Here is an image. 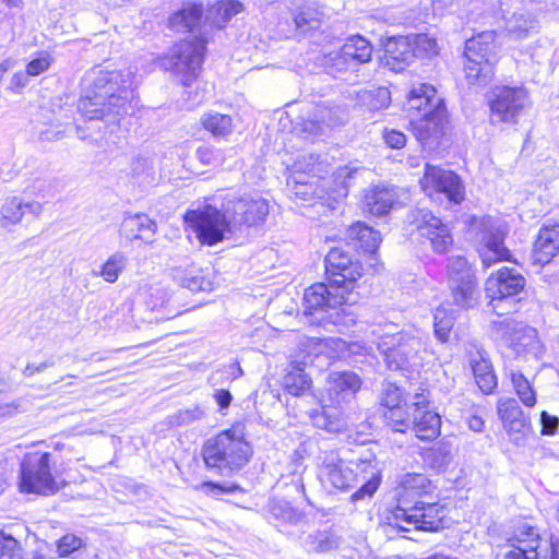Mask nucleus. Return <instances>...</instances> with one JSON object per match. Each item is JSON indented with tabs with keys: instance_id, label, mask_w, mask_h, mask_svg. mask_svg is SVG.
Instances as JSON below:
<instances>
[{
	"instance_id": "nucleus-1",
	"label": "nucleus",
	"mask_w": 559,
	"mask_h": 559,
	"mask_svg": "<svg viewBox=\"0 0 559 559\" xmlns=\"http://www.w3.org/2000/svg\"><path fill=\"white\" fill-rule=\"evenodd\" d=\"M134 86L135 76L130 68L94 70L86 94L79 100L78 109L85 119L115 123L133 108Z\"/></svg>"
},
{
	"instance_id": "nucleus-2",
	"label": "nucleus",
	"mask_w": 559,
	"mask_h": 559,
	"mask_svg": "<svg viewBox=\"0 0 559 559\" xmlns=\"http://www.w3.org/2000/svg\"><path fill=\"white\" fill-rule=\"evenodd\" d=\"M431 488V481L426 475L406 473L400 477L397 486L399 504L385 518L384 532L408 533L413 530L437 532L444 527L447 510L438 502L416 501L411 506V499L421 497Z\"/></svg>"
},
{
	"instance_id": "nucleus-3",
	"label": "nucleus",
	"mask_w": 559,
	"mask_h": 559,
	"mask_svg": "<svg viewBox=\"0 0 559 559\" xmlns=\"http://www.w3.org/2000/svg\"><path fill=\"white\" fill-rule=\"evenodd\" d=\"M406 105L409 111H423V117L412 122L418 142L430 150L437 146L448 130L449 120L444 100L436 88L426 83L414 85Z\"/></svg>"
},
{
	"instance_id": "nucleus-4",
	"label": "nucleus",
	"mask_w": 559,
	"mask_h": 559,
	"mask_svg": "<svg viewBox=\"0 0 559 559\" xmlns=\"http://www.w3.org/2000/svg\"><path fill=\"white\" fill-rule=\"evenodd\" d=\"M394 326L390 322L383 324L381 342L378 345L386 368L402 372L418 371L430 356L426 342L414 329L394 332Z\"/></svg>"
},
{
	"instance_id": "nucleus-5",
	"label": "nucleus",
	"mask_w": 559,
	"mask_h": 559,
	"mask_svg": "<svg viewBox=\"0 0 559 559\" xmlns=\"http://www.w3.org/2000/svg\"><path fill=\"white\" fill-rule=\"evenodd\" d=\"M252 449L242 435L227 429L203 445L202 455L206 467L216 468L223 475L241 469L250 460Z\"/></svg>"
},
{
	"instance_id": "nucleus-6",
	"label": "nucleus",
	"mask_w": 559,
	"mask_h": 559,
	"mask_svg": "<svg viewBox=\"0 0 559 559\" xmlns=\"http://www.w3.org/2000/svg\"><path fill=\"white\" fill-rule=\"evenodd\" d=\"M495 36V32L487 31L466 39L464 72L468 84L485 86L492 81L498 61Z\"/></svg>"
},
{
	"instance_id": "nucleus-7",
	"label": "nucleus",
	"mask_w": 559,
	"mask_h": 559,
	"mask_svg": "<svg viewBox=\"0 0 559 559\" xmlns=\"http://www.w3.org/2000/svg\"><path fill=\"white\" fill-rule=\"evenodd\" d=\"M59 477L60 471L51 464L50 453H29L21 463L20 488L23 492L50 496L66 485Z\"/></svg>"
},
{
	"instance_id": "nucleus-8",
	"label": "nucleus",
	"mask_w": 559,
	"mask_h": 559,
	"mask_svg": "<svg viewBox=\"0 0 559 559\" xmlns=\"http://www.w3.org/2000/svg\"><path fill=\"white\" fill-rule=\"evenodd\" d=\"M342 290L343 288H336L330 282L329 285L324 283L311 285L304 294V313L316 317V320L320 322L330 321L337 324L338 310L345 311L341 307L355 305L358 301V294H348Z\"/></svg>"
},
{
	"instance_id": "nucleus-9",
	"label": "nucleus",
	"mask_w": 559,
	"mask_h": 559,
	"mask_svg": "<svg viewBox=\"0 0 559 559\" xmlns=\"http://www.w3.org/2000/svg\"><path fill=\"white\" fill-rule=\"evenodd\" d=\"M491 332L496 340L506 346L508 357L525 360L530 357L537 359L543 353L536 330L523 322L511 318L496 320L491 322Z\"/></svg>"
},
{
	"instance_id": "nucleus-10",
	"label": "nucleus",
	"mask_w": 559,
	"mask_h": 559,
	"mask_svg": "<svg viewBox=\"0 0 559 559\" xmlns=\"http://www.w3.org/2000/svg\"><path fill=\"white\" fill-rule=\"evenodd\" d=\"M525 286L526 280L521 273L507 266L499 269L497 274L490 275L485 283L488 306L498 316L515 311Z\"/></svg>"
},
{
	"instance_id": "nucleus-11",
	"label": "nucleus",
	"mask_w": 559,
	"mask_h": 559,
	"mask_svg": "<svg viewBox=\"0 0 559 559\" xmlns=\"http://www.w3.org/2000/svg\"><path fill=\"white\" fill-rule=\"evenodd\" d=\"M205 48L204 38L191 35L171 48L163 59V67L189 88L199 76Z\"/></svg>"
},
{
	"instance_id": "nucleus-12",
	"label": "nucleus",
	"mask_w": 559,
	"mask_h": 559,
	"mask_svg": "<svg viewBox=\"0 0 559 559\" xmlns=\"http://www.w3.org/2000/svg\"><path fill=\"white\" fill-rule=\"evenodd\" d=\"M185 221L189 224L202 245L213 246L223 241L233 230L227 213L213 206L188 211Z\"/></svg>"
},
{
	"instance_id": "nucleus-13",
	"label": "nucleus",
	"mask_w": 559,
	"mask_h": 559,
	"mask_svg": "<svg viewBox=\"0 0 559 559\" xmlns=\"http://www.w3.org/2000/svg\"><path fill=\"white\" fill-rule=\"evenodd\" d=\"M527 91L522 86H495L489 96L492 122L516 123L528 106Z\"/></svg>"
},
{
	"instance_id": "nucleus-14",
	"label": "nucleus",
	"mask_w": 559,
	"mask_h": 559,
	"mask_svg": "<svg viewBox=\"0 0 559 559\" xmlns=\"http://www.w3.org/2000/svg\"><path fill=\"white\" fill-rule=\"evenodd\" d=\"M408 221L433 252L442 254L452 247L453 235L449 225L433 215L430 210H413L408 214Z\"/></svg>"
},
{
	"instance_id": "nucleus-15",
	"label": "nucleus",
	"mask_w": 559,
	"mask_h": 559,
	"mask_svg": "<svg viewBox=\"0 0 559 559\" xmlns=\"http://www.w3.org/2000/svg\"><path fill=\"white\" fill-rule=\"evenodd\" d=\"M329 282L343 293L357 294L358 280L362 276V264L341 248H332L325 255Z\"/></svg>"
},
{
	"instance_id": "nucleus-16",
	"label": "nucleus",
	"mask_w": 559,
	"mask_h": 559,
	"mask_svg": "<svg viewBox=\"0 0 559 559\" xmlns=\"http://www.w3.org/2000/svg\"><path fill=\"white\" fill-rule=\"evenodd\" d=\"M319 479L331 490L348 491L357 484V474L350 465L334 451L325 452L319 456Z\"/></svg>"
},
{
	"instance_id": "nucleus-17",
	"label": "nucleus",
	"mask_w": 559,
	"mask_h": 559,
	"mask_svg": "<svg viewBox=\"0 0 559 559\" xmlns=\"http://www.w3.org/2000/svg\"><path fill=\"white\" fill-rule=\"evenodd\" d=\"M350 465L357 474V483L364 484L350 496V501L356 502L365 498H371L378 490L383 472V462L369 449L364 450L359 457L350 461Z\"/></svg>"
},
{
	"instance_id": "nucleus-18",
	"label": "nucleus",
	"mask_w": 559,
	"mask_h": 559,
	"mask_svg": "<svg viewBox=\"0 0 559 559\" xmlns=\"http://www.w3.org/2000/svg\"><path fill=\"white\" fill-rule=\"evenodd\" d=\"M551 540L543 539L536 528L526 524L518 528L510 540V549L504 552V559H548L551 552Z\"/></svg>"
},
{
	"instance_id": "nucleus-19",
	"label": "nucleus",
	"mask_w": 559,
	"mask_h": 559,
	"mask_svg": "<svg viewBox=\"0 0 559 559\" xmlns=\"http://www.w3.org/2000/svg\"><path fill=\"white\" fill-rule=\"evenodd\" d=\"M226 213L234 228L253 226L264 222L269 214L267 201L258 193L245 194L227 201Z\"/></svg>"
},
{
	"instance_id": "nucleus-20",
	"label": "nucleus",
	"mask_w": 559,
	"mask_h": 559,
	"mask_svg": "<svg viewBox=\"0 0 559 559\" xmlns=\"http://www.w3.org/2000/svg\"><path fill=\"white\" fill-rule=\"evenodd\" d=\"M420 185L427 194L442 193L454 204H460L464 199L462 181L451 170L427 164Z\"/></svg>"
},
{
	"instance_id": "nucleus-21",
	"label": "nucleus",
	"mask_w": 559,
	"mask_h": 559,
	"mask_svg": "<svg viewBox=\"0 0 559 559\" xmlns=\"http://www.w3.org/2000/svg\"><path fill=\"white\" fill-rule=\"evenodd\" d=\"M506 231L490 222L484 223L478 235V253L485 267L499 261H509L510 251L504 246Z\"/></svg>"
},
{
	"instance_id": "nucleus-22",
	"label": "nucleus",
	"mask_w": 559,
	"mask_h": 559,
	"mask_svg": "<svg viewBox=\"0 0 559 559\" xmlns=\"http://www.w3.org/2000/svg\"><path fill=\"white\" fill-rule=\"evenodd\" d=\"M412 426L416 437L421 440H432L440 433L441 418L438 413L429 409L427 397L416 394L412 402Z\"/></svg>"
},
{
	"instance_id": "nucleus-23",
	"label": "nucleus",
	"mask_w": 559,
	"mask_h": 559,
	"mask_svg": "<svg viewBox=\"0 0 559 559\" xmlns=\"http://www.w3.org/2000/svg\"><path fill=\"white\" fill-rule=\"evenodd\" d=\"M361 386V380L353 371H332L326 380V402L344 406L348 404Z\"/></svg>"
},
{
	"instance_id": "nucleus-24",
	"label": "nucleus",
	"mask_w": 559,
	"mask_h": 559,
	"mask_svg": "<svg viewBox=\"0 0 559 559\" xmlns=\"http://www.w3.org/2000/svg\"><path fill=\"white\" fill-rule=\"evenodd\" d=\"M414 39L409 36L391 37L384 44L385 64L394 72H401L415 59Z\"/></svg>"
},
{
	"instance_id": "nucleus-25",
	"label": "nucleus",
	"mask_w": 559,
	"mask_h": 559,
	"mask_svg": "<svg viewBox=\"0 0 559 559\" xmlns=\"http://www.w3.org/2000/svg\"><path fill=\"white\" fill-rule=\"evenodd\" d=\"M204 16L202 2L186 1L182 7L168 19V26L178 33H193L200 27Z\"/></svg>"
},
{
	"instance_id": "nucleus-26",
	"label": "nucleus",
	"mask_w": 559,
	"mask_h": 559,
	"mask_svg": "<svg viewBox=\"0 0 559 559\" xmlns=\"http://www.w3.org/2000/svg\"><path fill=\"white\" fill-rule=\"evenodd\" d=\"M559 253V224L544 226L539 229L533 248V261L545 265Z\"/></svg>"
},
{
	"instance_id": "nucleus-27",
	"label": "nucleus",
	"mask_w": 559,
	"mask_h": 559,
	"mask_svg": "<svg viewBox=\"0 0 559 559\" xmlns=\"http://www.w3.org/2000/svg\"><path fill=\"white\" fill-rule=\"evenodd\" d=\"M344 406H338L324 400L320 409H314L310 414L313 426L328 432H341L347 427V418L343 411Z\"/></svg>"
},
{
	"instance_id": "nucleus-28",
	"label": "nucleus",
	"mask_w": 559,
	"mask_h": 559,
	"mask_svg": "<svg viewBox=\"0 0 559 559\" xmlns=\"http://www.w3.org/2000/svg\"><path fill=\"white\" fill-rule=\"evenodd\" d=\"M43 211V205L37 201L24 202L17 197L7 198L1 206V226L9 227L21 222L27 213L38 216Z\"/></svg>"
},
{
	"instance_id": "nucleus-29",
	"label": "nucleus",
	"mask_w": 559,
	"mask_h": 559,
	"mask_svg": "<svg viewBox=\"0 0 559 559\" xmlns=\"http://www.w3.org/2000/svg\"><path fill=\"white\" fill-rule=\"evenodd\" d=\"M157 225L146 214L138 213L127 216L120 228V235L129 241L141 239L152 241L156 233Z\"/></svg>"
},
{
	"instance_id": "nucleus-30",
	"label": "nucleus",
	"mask_w": 559,
	"mask_h": 559,
	"mask_svg": "<svg viewBox=\"0 0 559 559\" xmlns=\"http://www.w3.org/2000/svg\"><path fill=\"white\" fill-rule=\"evenodd\" d=\"M292 14L296 28L301 33L318 28L325 17V12L316 2L297 1Z\"/></svg>"
},
{
	"instance_id": "nucleus-31",
	"label": "nucleus",
	"mask_w": 559,
	"mask_h": 559,
	"mask_svg": "<svg viewBox=\"0 0 559 559\" xmlns=\"http://www.w3.org/2000/svg\"><path fill=\"white\" fill-rule=\"evenodd\" d=\"M449 287L456 306L468 309L477 305L479 290L476 276L454 278L449 281Z\"/></svg>"
},
{
	"instance_id": "nucleus-32",
	"label": "nucleus",
	"mask_w": 559,
	"mask_h": 559,
	"mask_svg": "<svg viewBox=\"0 0 559 559\" xmlns=\"http://www.w3.org/2000/svg\"><path fill=\"white\" fill-rule=\"evenodd\" d=\"M469 365L478 388L486 394L491 393L498 384L491 362L480 350H477L471 354Z\"/></svg>"
},
{
	"instance_id": "nucleus-33",
	"label": "nucleus",
	"mask_w": 559,
	"mask_h": 559,
	"mask_svg": "<svg viewBox=\"0 0 559 559\" xmlns=\"http://www.w3.org/2000/svg\"><path fill=\"white\" fill-rule=\"evenodd\" d=\"M346 239L365 252H373L381 242L380 233L362 222H356L347 228Z\"/></svg>"
},
{
	"instance_id": "nucleus-34",
	"label": "nucleus",
	"mask_w": 559,
	"mask_h": 559,
	"mask_svg": "<svg viewBox=\"0 0 559 559\" xmlns=\"http://www.w3.org/2000/svg\"><path fill=\"white\" fill-rule=\"evenodd\" d=\"M174 280L182 287L192 293L206 292L212 289L211 281L206 280L201 269L190 265L189 267H175L173 270Z\"/></svg>"
},
{
	"instance_id": "nucleus-35",
	"label": "nucleus",
	"mask_w": 559,
	"mask_h": 559,
	"mask_svg": "<svg viewBox=\"0 0 559 559\" xmlns=\"http://www.w3.org/2000/svg\"><path fill=\"white\" fill-rule=\"evenodd\" d=\"M395 200L393 190L377 187L366 192L364 204L370 214L383 216L390 212Z\"/></svg>"
},
{
	"instance_id": "nucleus-36",
	"label": "nucleus",
	"mask_w": 559,
	"mask_h": 559,
	"mask_svg": "<svg viewBox=\"0 0 559 559\" xmlns=\"http://www.w3.org/2000/svg\"><path fill=\"white\" fill-rule=\"evenodd\" d=\"M243 11V4L238 0H221L209 10L205 20L213 26L222 28L233 16Z\"/></svg>"
},
{
	"instance_id": "nucleus-37",
	"label": "nucleus",
	"mask_w": 559,
	"mask_h": 559,
	"mask_svg": "<svg viewBox=\"0 0 559 559\" xmlns=\"http://www.w3.org/2000/svg\"><path fill=\"white\" fill-rule=\"evenodd\" d=\"M506 31L510 37L522 39L537 33L538 21L528 12L514 13L507 20Z\"/></svg>"
},
{
	"instance_id": "nucleus-38",
	"label": "nucleus",
	"mask_w": 559,
	"mask_h": 559,
	"mask_svg": "<svg viewBox=\"0 0 559 559\" xmlns=\"http://www.w3.org/2000/svg\"><path fill=\"white\" fill-rule=\"evenodd\" d=\"M341 49L355 69L360 63L369 62L372 57V46L362 36L348 38Z\"/></svg>"
},
{
	"instance_id": "nucleus-39",
	"label": "nucleus",
	"mask_w": 559,
	"mask_h": 559,
	"mask_svg": "<svg viewBox=\"0 0 559 559\" xmlns=\"http://www.w3.org/2000/svg\"><path fill=\"white\" fill-rule=\"evenodd\" d=\"M318 63L324 72L334 78H341L343 74L356 70L348 58L343 55L341 48L319 56Z\"/></svg>"
},
{
	"instance_id": "nucleus-40",
	"label": "nucleus",
	"mask_w": 559,
	"mask_h": 559,
	"mask_svg": "<svg viewBox=\"0 0 559 559\" xmlns=\"http://www.w3.org/2000/svg\"><path fill=\"white\" fill-rule=\"evenodd\" d=\"M498 413L506 427L510 430L522 431L526 426V418L514 399H506L499 402Z\"/></svg>"
},
{
	"instance_id": "nucleus-41",
	"label": "nucleus",
	"mask_w": 559,
	"mask_h": 559,
	"mask_svg": "<svg viewBox=\"0 0 559 559\" xmlns=\"http://www.w3.org/2000/svg\"><path fill=\"white\" fill-rule=\"evenodd\" d=\"M311 443L306 442L301 443L300 448L295 450L290 457V463L288 465L289 474L287 476H283V478L290 477V484L296 488L298 492H305V486L302 483V474L306 471V465L304 464L305 456H307L310 452Z\"/></svg>"
},
{
	"instance_id": "nucleus-42",
	"label": "nucleus",
	"mask_w": 559,
	"mask_h": 559,
	"mask_svg": "<svg viewBox=\"0 0 559 559\" xmlns=\"http://www.w3.org/2000/svg\"><path fill=\"white\" fill-rule=\"evenodd\" d=\"M306 362H300L299 365L292 366V369L284 376V386L285 390L295 396L305 394L306 391L310 389L311 379L305 372L304 367Z\"/></svg>"
},
{
	"instance_id": "nucleus-43",
	"label": "nucleus",
	"mask_w": 559,
	"mask_h": 559,
	"mask_svg": "<svg viewBox=\"0 0 559 559\" xmlns=\"http://www.w3.org/2000/svg\"><path fill=\"white\" fill-rule=\"evenodd\" d=\"M342 538L332 530H319L309 534L306 545L316 552H328L338 548Z\"/></svg>"
},
{
	"instance_id": "nucleus-44",
	"label": "nucleus",
	"mask_w": 559,
	"mask_h": 559,
	"mask_svg": "<svg viewBox=\"0 0 559 559\" xmlns=\"http://www.w3.org/2000/svg\"><path fill=\"white\" fill-rule=\"evenodd\" d=\"M293 174L302 177L311 175L312 178H320L326 170V163L321 160V156L310 153L308 155L298 156L293 165Z\"/></svg>"
},
{
	"instance_id": "nucleus-45",
	"label": "nucleus",
	"mask_w": 559,
	"mask_h": 559,
	"mask_svg": "<svg viewBox=\"0 0 559 559\" xmlns=\"http://www.w3.org/2000/svg\"><path fill=\"white\" fill-rule=\"evenodd\" d=\"M357 98L370 111L386 108L391 103L390 91L386 87L360 90L357 92Z\"/></svg>"
},
{
	"instance_id": "nucleus-46",
	"label": "nucleus",
	"mask_w": 559,
	"mask_h": 559,
	"mask_svg": "<svg viewBox=\"0 0 559 559\" xmlns=\"http://www.w3.org/2000/svg\"><path fill=\"white\" fill-rule=\"evenodd\" d=\"M269 513L272 518L289 524H297L304 518V513L299 509L283 499H272L269 502Z\"/></svg>"
},
{
	"instance_id": "nucleus-47",
	"label": "nucleus",
	"mask_w": 559,
	"mask_h": 559,
	"mask_svg": "<svg viewBox=\"0 0 559 559\" xmlns=\"http://www.w3.org/2000/svg\"><path fill=\"white\" fill-rule=\"evenodd\" d=\"M127 261L128 259L123 252L116 251L104 262L100 271L95 274L102 276L107 283H115L124 270Z\"/></svg>"
},
{
	"instance_id": "nucleus-48",
	"label": "nucleus",
	"mask_w": 559,
	"mask_h": 559,
	"mask_svg": "<svg viewBox=\"0 0 559 559\" xmlns=\"http://www.w3.org/2000/svg\"><path fill=\"white\" fill-rule=\"evenodd\" d=\"M203 127L215 136H225L233 130L231 118L219 112H207L202 117Z\"/></svg>"
},
{
	"instance_id": "nucleus-49",
	"label": "nucleus",
	"mask_w": 559,
	"mask_h": 559,
	"mask_svg": "<svg viewBox=\"0 0 559 559\" xmlns=\"http://www.w3.org/2000/svg\"><path fill=\"white\" fill-rule=\"evenodd\" d=\"M411 405L407 406V409H404L401 405L396 407H390L384 413V418L386 424L394 430L399 432H405L407 429H411L412 426V414L413 412Z\"/></svg>"
},
{
	"instance_id": "nucleus-50",
	"label": "nucleus",
	"mask_w": 559,
	"mask_h": 559,
	"mask_svg": "<svg viewBox=\"0 0 559 559\" xmlns=\"http://www.w3.org/2000/svg\"><path fill=\"white\" fill-rule=\"evenodd\" d=\"M510 379L521 402L527 407H533L536 404V394L530 381L522 372L514 370L510 372Z\"/></svg>"
},
{
	"instance_id": "nucleus-51",
	"label": "nucleus",
	"mask_w": 559,
	"mask_h": 559,
	"mask_svg": "<svg viewBox=\"0 0 559 559\" xmlns=\"http://www.w3.org/2000/svg\"><path fill=\"white\" fill-rule=\"evenodd\" d=\"M205 416V412L200 406H193L187 409H179L175 414L167 417L169 427H188L200 421Z\"/></svg>"
},
{
	"instance_id": "nucleus-52",
	"label": "nucleus",
	"mask_w": 559,
	"mask_h": 559,
	"mask_svg": "<svg viewBox=\"0 0 559 559\" xmlns=\"http://www.w3.org/2000/svg\"><path fill=\"white\" fill-rule=\"evenodd\" d=\"M314 116L316 118H320V121L325 129L343 123L345 119V111L341 107L333 108L326 104H320L314 108Z\"/></svg>"
},
{
	"instance_id": "nucleus-53",
	"label": "nucleus",
	"mask_w": 559,
	"mask_h": 559,
	"mask_svg": "<svg viewBox=\"0 0 559 559\" xmlns=\"http://www.w3.org/2000/svg\"><path fill=\"white\" fill-rule=\"evenodd\" d=\"M475 273L467 259L463 255H452L448 261V281L454 278L474 277Z\"/></svg>"
},
{
	"instance_id": "nucleus-54",
	"label": "nucleus",
	"mask_w": 559,
	"mask_h": 559,
	"mask_svg": "<svg viewBox=\"0 0 559 559\" xmlns=\"http://www.w3.org/2000/svg\"><path fill=\"white\" fill-rule=\"evenodd\" d=\"M287 185L297 198L305 201L312 199L317 193L314 182L306 181L302 177L295 174L289 176Z\"/></svg>"
},
{
	"instance_id": "nucleus-55",
	"label": "nucleus",
	"mask_w": 559,
	"mask_h": 559,
	"mask_svg": "<svg viewBox=\"0 0 559 559\" xmlns=\"http://www.w3.org/2000/svg\"><path fill=\"white\" fill-rule=\"evenodd\" d=\"M435 335L441 342L449 340L453 326V319L445 311L438 309L435 313Z\"/></svg>"
},
{
	"instance_id": "nucleus-56",
	"label": "nucleus",
	"mask_w": 559,
	"mask_h": 559,
	"mask_svg": "<svg viewBox=\"0 0 559 559\" xmlns=\"http://www.w3.org/2000/svg\"><path fill=\"white\" fill-rule=\"evenodd\" d=\"M53 58L47 51H39L36 57L26 64L29 76H37L46 72L52 64Z\"/></svg>"
},
{
	"instance_id": "nucleus-57",
	"label": "nucleus",
	"mask_w": 559,
	"mask_h": 559,
	"mask_svg": "<svg viewBox=\"0 0 559 559\" xmlns=\"http://www.w3.org/2000/svg\"><path fill=\"white\" fill-rule=\"evenodd\" d=\"M404 401L402 390L394 383H385L381 394V404L386 407H396Z\"/></svg>"
},
{
	"instance_id": "nucleus-58",
	"label": "nucleus",
	"mask_w": 559,
	"mask_h": 559,
	"mask_svg": "<svg viewBox=\"0 0 559 559\" xmlns=\"http://www.w3.org/2000/svg\"><path fill=\"white\" fill-rule=\"evenodd\" d=\"M82 547V539L73 534H67L57 542V551L60 557H68Z\"/></svg>"
},
{
	"instance_id": "nucleus-59",
	"label": "nucleus",
	"mask_w": 559,
	"mask_h": 559,
	"mask_svg": "<svg viewBox=\"0 0 559 559\" xmlns=\"http://www.w3.org/2000/svg\"><path fill=\"white\" fill-rule=\"evenodd\" d=\"M325 129L322 126L320 118H316L314 112L312 114V117L300 121V134L305 138H317L322 135Z\"/></svg>"
},
{
	"instance_id": "nucleus-60",
	"label": "nucleus",
	"mask_w": 559,
	"mask_h": 559,
	"mask_svg": "<svg viewBox=\"0 0 559 559\" xmlns=\"http://www.w3.org/2000/svg\"><path fill=\"white\" fill-rule=\"evenodd\" d=\"M199 488L204 492L212 496H219L225 493H233L239 490V486L237 485H227V484H218L214 481H203Z\"/></svg>"
},
{
	"instance_id": "nucleus-61",
	"label": "nucleus",
	"mask_w": 559,
	"mask_h": 559,
	"mask_svg": "<svg viewBox=\"0 0 559 559\" xmlns=\"http://www.w3.org/2000/svg\"><path fill=\"white\" fill-rule=\"evenodd\" d=\"M0 554H23V549L20 542L11 534L0 531Z\"/></svg>"
},
{
	"instance_id": "nucleus-62",
	"label": "nucleus",
	"mask_w": 559,
	"mask_h": 559,
	"mask_svg": "<svg viewBox=\"0 0 559 559\" xmlns=\"http://www.w3.org/2000/svg\"><path fill=\"white\" fill-rule=\"evenodd\" d=\"M197 156L199 160L204 165L217 166L222 162L221 152L209 146H202L198 148Z\"/></svg>"
},
{
	"instance_id": "nucleus-63",
	"label": "nucleus",
	"mask_w": 559,
	"mask_h": 559,
	"mask_svg": "<svg viewBox=\"0 0 559 559\" xmlns=\"http://www.w3.org/2000/svg\"><path fill=\"white\" fill-rule=\"evenodd\" d=\"M385 143L392 148H401L406 143V135L397 130H385L383 134Z\"/></svg>"
},
{
	"instance_id": "nucleus-64",
	"label": "nucleus",
	"mask_w": 559,
	"mask_h": 559,
	"mask_svg": "<svg viewBox=\"0 0 559 559\" xmlns=\"http://www.w3.org/2000/svg\"><path fill=\"white\" fill-rule=\"evenodd\" d=\"M206 94L207 92L205 91V88H200L199 86L195 88L194 92L186 90L183 95L186 96L187 107L191 109L201 105L205 100Z\"/></svg>"
}]
</instances>
